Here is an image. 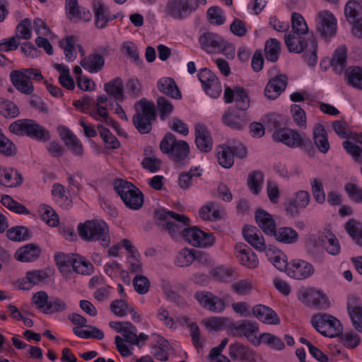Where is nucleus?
I'll list each match as a JSON object with an SVG mask.
<instances>
[{
  "instance_id": "nucleus-49",
  "label": "nucleus",
  "mask_w": 362,
  "mask_h": 362,
  "mask_svg": "<svg viewBox=\"0 0 362 362\" xmlns=\"http://www.w3.org/2000/svg\"><path fill=\"white\" fill-rule=\"evenodd\" d=\"M292 30L294 34L302 35L308 33V28L303 17L298 13H292Z\"/></svg>"
},
{
  "instance_id": "nucleus-8",
  "label": "nucleus",
  "mask_w": 362,
  "mask_h": 362,
  "mask_svg": "<svg viewBox=\"0 0 362 362\" xmlns=\"http://www.w3.org/2000/svg\"><path fill=\"white\" fill-rule=\"evenodd\" d=\"M183 238L194 247H206L215 242L212 233H206L197 227L187 228L182 230Z\"/></svg>"
},
{
  "instance_id": "nucleus-27",
  "label": "nucleus",
  "mask_w": 362,
  "mask_h": 362,
  "mask_svg": "<svg viewBox=\"0 0 362 362\" xmlns=\"http://www.w3.org/2000/svg\"><path fill=\"white\" fill-rule=\"evenodd\" d=\"M199 41L202 48L211 53L222 48L224 40L217 34L205 33L199 37Z\"/></svg>"
},
{
  "instance_id": "nucleus-46",
  "label": "nucleus",
  "mask_w": 362,
  "mask_h": 362,
  "mask_svg": "<svg viewBox=\"0 0 362 362\" xmlns=\"http://www.w3.org/2000/svg\"><path fill=\"white\" fill-rule=\"evenodd\" d=\"M198 258L195 250L184 248L177 255V263L180 267H187Z\"/></svg>"
},
{
  "instance_id": "nucleus-39",
  "label": "nucleus",
  "mask_w": 362,
  "mask_h": 362,
  "mask_svg": "<svg viewBox=\"0 0 362 362\" xmlns=\"http://www.w3.org/2000/svg\"><path fill=\"white\" fill-rule=\"evenodd\" d=\"M346 49L344 47H340L337 49L330 60V64L336 72L341 73L346 66Z\"/></svg>"
},
{
  "instance_id": "nucleus-61",
  "label": "nucleus",
  "mask_w": 362,
  "mask_h": 362,
  "mask_svg": "<svg viewBox=\"0 0 362 362\" xmlns=\"http://www.w3.org/2000/svg\"><path fill=\"white\" fill-rule=\"evenodd\" d=\"M66 308V305L64 300L59 298H54L49 301V304L46 306L45 310H43V313L45 314H52L54 313L62 312L65 310Z\"/></svg>"
},
{
  "instance_id": "nucleus-42",
  "label": "nucleus",
  "mask_w": 362,
  "mask_h": 362,
  "mask_svg": "<svg viewBox=\"0 0 362 362\" xmlns=\"http://www.w3.org/2000/svg\"><path fill=\"white\" fill-rule=\"evenodd\" d=\"M280 42L275 38H270L265 44L264 54L268 61L275 62L279 59L280 52Z\"/></svg>"
},
{
  "instance_id": "nucleus-17",
  "label": "nucleus",
  "mask_w": 362,
  "mask_h": 362,
  "mask_svg": "<svg viewBox=\"0 0 362 362\" xmlns=\"http://www.w3.org/2000/svg\"><path fill=\"white\" fill-rule=\"evenodd\" d=\"M303 302L308 306L318 309H326L329 307V302L325 294L320 291L310 288L302 292Z\"/></svg>"
},
{
  "instance_id": "nucleus-30",
  "label": "nucleus",
  "mask_w": 362,
  "mask_h": 362,
  "mask_svg": "<svg viewBox=\"0 0 362 362\" xmlns=\"http://www.w3.org/2000/svg\"><path fill=\"white\" fill-rule=\"evenodd\" d=\"M320 244L327 252L336 255L340 252V245L336 236L329 230H325L318 238Z\"/></svg>"
},
{
  "instance_id": "nucleus-23",
  "label": "nucleus",
  "mask_w": 362,
  "mask_h": 362,
  "mask_svg": "<svg viewBox=\"0 0 362 362\" xmlns=\"http://www.w3.org/2000/svg\"><path fill=\"white\" fill-rule=\"evenodd\" d=\"M195 144L198 149L208 153L212 148V139L206 127L202 124L195 126Z\"/></svg>"
},
{
  "instance_id": "nucleus-18",
  "label": "nucleus",
  "mask_w": 362,
  "mask_h": 362,
  "mask_svg": "<svg viewBox=\"0 0 362 362\" xmlns=\"http://www.w3.org/2000/svg\"><path fill=\"white\" fill-rule=\"evenodd\" d=\"M288 85V77L285 74H279L272 78L264 90L265 96L270 99L277 98L284 91Z\"/></svg>"
},
{
  "instance_id": "nucleus-33",
  "label": "nucleus",
  "mask_w": 362,
  "mask_h": 362,
  "mask_svg": "<svg viewBox=\"0 0 362 362\" xmlns=\"http://www.w3.org/2000/svg\"><path fill=\"white\" fill-rule=\"evenodd\" d=\"M272 236L274 237L276 241L284 244H293L298 240V233L290 227L276 228Z\"/></svg>"
},
{
  "instance_id": "nucleus-45",
  "label": "nucleus",
  "mask_w": 362,
  "mask_h": 362,
  "mask_svg": "<svg viewBox=\"0 0 362 362\" xmlns=\"http://www.w3.org/2000/svg\"><path fill=\"white\" fill-rule=\"evenodd\" d=\"M217 157L218 163L225 168H230L234 163L232 149L228 146H220Z\"/></svg>"
},
{
  "instance_id": "nucleus-55",
  "label": "nucleus",
  "mask_w": 362,
  "mask_h": 362,
  "mask_svg": "<svg viewBox=\"0 0 362 362\" xmlns=\"http://www.w3.org/2000/svg\"><path fill=\"white\" fill-rule=\"evenodd\" d=\"M16 37L29 40L31 37V23L28 18L23 20L16 29Z\"/></svg>"
},
{
  "instance_id": "nucleus-47",
  "label": "nucleus",
  "mask_w": 362,
  "mask_h": 362,
  "mask_svg": "<svg viewBox=\"0 0 362 362\" xmlns=\"http://www.w3.org/2000/svg\"><path fill=\"white\" fill-rule=\"evenodd\" d=\"M235 107L236 110H240V112H244L249 108L250 107V99L245 91V90L243 88L236 87L235 88Z\"/></svg>"
},
{
  "instance_id": "nucleus-5",
  "label": "nucleus",
  "mask_w": 362,
  "mask_h": 362,
  "mask_svg": "<svg viewBox=\"0 0 362 362\" xmlns=\"http://www.w3.org/2000/svg\"><path fill=\"white\" fill-rule=\"evenodd\" d=\"M9 131L18 136L27 135L40 141H47L50 138L49 132L32 119H18L9 126Z\"/></svg>"
},
{
  "instance_id": "nucleus-26",
  "label": "nucleus",
  "mask_w": 362,
  "mask_h": 362,
  "mask_svg": "<svg viewBox=\"0 0 362 362\" xmlns=\"http://www.w3.org/2000/svg\"><path fill=\"white\" fill-rule=\"evenodd\" d=\"M41 254L40 247L35 244L30 243L18 248L15 252L14 257L22 262H29L36 260Z\"/></svg>"
},
{
  "instance_id": "nucleus-32",
  "label": "nucleus",
  "mask_w": 362,
  "mask_h": 362,
  "mask_svg": "<svg viewBox=\"0 0 362 362\" xmlns=\"http://www.w3.org/2000/svg\"><path fill=\"white\" fill-rule=\"evenodd\" d=\"M285 43L290 52L300 53L305 51L310 44L309 38L307 40L301 35L288 34L285 35Z\"/></svg>"
},
{
  "instance_id": "nucleus-37",
  "label": "nucleus",
  "mask_w": 362,
  "mask_h": 362,
  "mask_svg": "<svg viewBox=\"0 0 362 362\" xmlns=\"http://www.w3.org/2000/svg\"><path fill=\"white\" fill-rule=\"evenodd\" d=\"M105 90L109 96L117 100H122L124 98V86L120 78H116L105 84Z\"/></svg>"
},
{
  "instance_id": "nucleus-35",
  "label": "nucleus",
  "mask_w": 362,
  "mask_h": 362,
  "mask_svg": "<svg viewBox=\"0 0 362 362\" xmlns=\"http://www.w3.org/2000/svg\"><path fill=\"white\" fill-rule=\"evenodd\" d=\"M105 60L102 55L98 53L90 54L87 58H83L80 64L91 73L100 71L104 66Z\"/></svg>"
},
{
  "instance_id": "nucleus-38",
  "label": "nucleus",
  "mask_w": 362,
  "mask_h": 362,
  "mask_svg": "<svg viewBox=\"0 0 362 362\" xmlns=\"http://www.w3.org/2000/svg\"><path fill=\"white\" fill-rule=\"evenodd\" d=\"M344 77L348 84L362 89V69L358 66L349 67L345 70Z\"/></svg>"
},
{
  "instance_id": "nucleus-36",
  "label": "nucleus",
  "mask_w": 362,
  "mask_h": 362,
  "mask_svg": "<svg viewBox=\"0 0 362 362\" xmlns=\"http://www.w3.org/2000/svg\"><path fill=\"white\" fill-rule=\"evenodd\" d=\"M314 142L318 150L325 153L329 148V144L327 136V132L323 126L317 124L313 129Z\"/></svg>"
},
{
  "instance_id": "nucleus-43",
  "label": "nucleus",
  "mask_w": 362,
  "mask_h": 362,
  "mask_svg": "<svg viewBox=\"0 0 362 362\" xmlns=\"http://www.w3.org/2000/svg\"><path fill=\"white\" fill-rule=\"evenodd\" d=\"M6 235L9 240L17 242L27 240L31 236L29 229L21 226L11 228L7 230Z\"/></svg>"
},
{
  "instance_id": "nucleus-51",
  "label": "nucleus",
  "mask_w": 362,
  "mask_h": 362,
  "mask_svg": "<svg viewBox=\"0 0 362 362\" xmlns=\"http://www.w3.org/2000/svg\"><path fill=\"white\" fill-rule=\"evenodd\" d=\"M75 42L76 37L74 35L67 37L65 41L59 42L61 47L64 48L66 58L69 61H73L76 58Z\"/></svg>"
},
{
  "instance_id": "nucleus-19",
  "label": "nucleus",
  "mask_w": 362,
  "mask_h": 362,
  "mask_svg": "<svg viewBox=\"0 0 362 362\" xmlns=\"http://www.w3.org/2000/svg\"><path fill=\"white\" fill-rule=\"evenodd\" d=\"M52 274V271L49 269L29 271L26 273L25 277L22 280L18 287L21 290H29L34 285L44 281L46 279L51 276Z\"/></svg>"
},
{
  "instance_id": "nucleus-3",
  "label": "nucleus",
  "mask_w": 362,
  "mask_h": 362,
  "mask_svg": "<svg viewBox=\"0 0 362 362\" xmlns=\"http://www.w3.org/2000/svg\"><path fill=\"white\" fill-rule=\"evenodd\" d=\"M160 151L176 163H182L189 153V146L183 140H177L174 134L167 133L160 143Z\"/></svg>"
},
{
  "instance_id": "nucleus-63",
  "label": "nucleus",
  "mask_w": 362,
  "mask_h": 362,
  "mask_svg": "<svg viewBox=\"0 0 362 362\" xmlns=\"http://www.w3.org/2000/svg\"><path fill=\"white\" fill-rule=\"evenodd\" d=\"M293 121L300 127L306 128V116L305 111L298 105L291 106Z\"/></svg>"
},
{
  "instance_id": "nucleus-52",
  "label": "nucleus",
  "mask_w": 362,
  "mask_h": 362,
  "mask_svg": "<svg viewBox=\"0 0 362 362\" xmlns=\"http://www.w3.org/2000/svg\"><path fill=\"white\" fill-rule=\"evenodd\" d=\"M300 342L306 345L308 348L310 354L319 362H327L329 361L328 356L324 354L320 349L315 346L310 341L307 339L300 337L299 339Z\"/></svg>"
},
{
  "instance_id": "nucleus-64",
  "label": "nucleus",
  "mask_w": 362,
  "mask_h": 362,
  "mask_svg": "<svg viewBox=\"0 0 362 362\" xmlns=\"http://www.w3.org/2000/svg\"><path fill=\"white\" fill-rule=\"evenodd\" d=\"M129 308L128 303L124 299L115 300L110 303L111 311L119 317L125 316Z\"/></svg>"
},
{
  "instance_id": "nucleus-59",
  "label": "nucleus",
  "mask_w": 362,
  "mask_h": 362,
  "mask_svg": "<svg viewBox=\"0 0 362 362\" xmlns=\"http://www.w3.org/2000/svg\"><path fill=\"white\" fill-rule=\"evenodd\" d=\"M157 107L160 113V117L164 120L168 117L173 110L172 103L163 97H158L157 100Z\"/></svg>"
},
{
  "instance_id": "nucleus-41",
  "label": "nucleus",
  "mask_w": 362,
  "mask_h": 362,
  "mask_svg": "<svg viewBox=\"0 0 362 362\" xmlns=\"http://www.w3.org/2000/svg\"><path fill=\"white\" fill-rule=\"evenodd\" d=\"M93 6L95 18V26L98 28L103 29L109 21V18L105 15L106 8L104 4L100 1H94Z\"/></svg>"
},
{
  "instance_id": "nucleus-13",
  "label": "nucleus",
  "mask_w": 362,
  "mask_h": 362,
  "mask_svg": "<svg viewBox=\"0 0 362 362\" xmlns=\"http://www.w3.org/2000/svg\"><path fill=\"white\" fill-rule=\"evenodd\" d=\"M315 272L313 266L303 259H293L289 262V267H288L286 272L287 274L297 280H303L311 276Z\"/></svg>"
},
{
  "instance_id": "nucleus-44",
  "label": "nucleus",
  "mask_w": 362,
  "mask_h": 362,
  "mask_svg": "<svg viewBox=\"0 0 362 362\" xmlns=\"http://www.w3.org/2000/svg\"><path fill=\"white\" fill-rule=\"evenodd\" d=\"M230 356L235 359L249 360L252 357L250 349L240 343H235L230 346Z\"/></svg>"
},
{
  "instance_id": "nucleus-62",
  "label": "nucleus",
  "mask_w": 362,
  "mask_h": 362,
  "mask_svg": "<svg viewBox=\"0 0 362 362\" xmlns=\"http://www.w3.org/2000/svg\"><path fill=\"white\" fill-rule=\"evenodd\" d=\"M268 344L272 349L281 350L284 348V344L281 339L272 334L264 333L260 335V342Z\"/></svg>"
},
{
  "instance_id": "nucleus-25",
  "label": "nucleus",
  "mask_w": 362,
  "mask_h": 362,
  "mask_svg": "<svg viewBox=\"0 0 362 362\" xmlns=\"http://www.w3.org/2000/svg\"><path fill=\"white\" fill-rule=\"evenodd\" d=\"M255 220L264 234L269 236L272 235L276 228V224L271 214L265 210L259 209L255 212Z\"/></svg>"
},
{
  "instance_id": "nucleus-16",
  "label": "nucleus",
  "mask_w": 362,
  "mask_h": 362,
  "mask_svg": "<svg viewBox=\"0 0 362 362\" xmlns=\"http://www.w3.org/2000/svg\"><path fill=\"white\" fill-rule=\"evenodd\" d=\"M197 7V4L194 7L192 6L189 4V0H169L165 9L167 13L171 17L182 19Z\"/></svg>"
},
{
  "instance_id": "nucleus-53",
  "label": "nucleus",
  "mask_w": 362,
  "mask_h": 362,
  "mask_svg": "<svg viewBox=\"0 0 362 362\" xmlns=\"http://www.w3.org/2000/svg\"><path fill=\"white\" fill-rule=\"evenodd\" d=\"M17 105L11 101H4L0 99V114L5 117L13 118L19 115Z\"/></svg>"
},
{
  "instance_id": "nucleus-11",
  "label": "nucleus",
  "mask_w": 362,
  "mask_h": 362,
  "mask_svg": "<svg viewBox=\"0 0 362 362\" xmlns=\"http://www.w3.org/2000/svg\"><path fill=\"white\" fill-rule=\"evenodd\" d=\"M230 334L233 337H245L250 342L255 345L260 344V337H257L258 327L252 322L245 320L240 325H233L230 327Z\"/></svg>"
},
{
  "instance_id": "nucleus-24",
  "label": "nucleus",
  "mask_w": 362,
  "mask_h": 362,
  "mask_svg": "<svg viewBox=\"0 0 362 362\" xmlns=\"http://www.w3.org/2000/svg\"><path fill=\"white\" fill-rule=\"evenodd\" d=\"M245 240L259 251L266 249L265 242L260 231L253 226H245L243 230Z\"/></svg>"
},
{
  "instance_id": "nucleus-56",
  "label": "nucleus",
  "mask_w": 362,
  "mask_h": 362,
  "mask_svg": "<svg viewBox=\"0 0 362 362\" xmlns=\"http://www.w3.org/2000/svg\"><path fill=\"white\" fill-rule=\"evenodd\" d=\"M310 44L306 50L304 57L309 66H315L317 63V43L313 37H309Z\"/></svg>"
},
{
  "instance_id": "nucleus-50",
  "label": "nucleus",
  "mask_w": 362,
  "mask_h": 362,
  "mask_svg": "<svg viewBox=\"0 0 362 362\" xmlns=\"http://www.w3.org/2000/svg\"><path fill=\"white\" fill-rule=\"evenodd\" d=\"M361 6L356 1H349L344 8V14L349 22L351 23H356L359 14Z\"/></svg>"
},
{
  "instance_id": "nucleus-12",
  "label": "nucleus",
  "mask_w": 362,
  "mask_h": 362,
  "mask_svg": "<svg viewBox=\"0 0 362 362\" xmlns=\"http://www.w3.org/2000/svg\"><path fill=\"white\" fill-rule=\"evenodd\" d=\"M194 298L204 308L211 312L220 313L226 308L223 299L208 291H198Z\"/></svg>"
},
{
  "instance_id": "nucleus-7",
  "label": "nucleus",
  "mask_w": 362,
  "mask_h": 362,
  "mask_svg": "<svg viewBox=\"0 0 362 362\" xmlns=\"http://www.w3.org/2000/svg\"><path fill=\"white\" fill-rule=\"evenodd\" d=\"M311 322L315 329L325 337H334L342 332L339 320L325 313L314 315Z\"/></svg>"
},
{
  "instance_id": "nucleus-54",
  "label": "nucleus",
  "mask_w": 362,
  "mask_h": 362,
  "mask_svg": "<svg viewBox=\"0 0 362 362\" xmlns=\"http://www.w3.org/2000/svg\"><path fill=\"white\" fill-rule=\"evenodd\" d=\"M72 268L74 272L83 275H90L93 272V264L86 260H78L76 257L72 260Z\"/></svg>"
},
{
  "instance_id": "nucleus-21",
  "label": "nucleus",
  "mask_w": 362,
  "mask_h": 362,
  "mask_svg": "<svg viewBox=\"0 0 362 362\" xmlns=\"http://www.w3.org/2000/svg\"><path fill=\"white\" fill-rule=\"evenodd\" d=\"M11 81L13 86L21 93L30 95L34 91V86L31 81V76L19 71L11 73Z\"/></svg>"
},
{
  "instance_id": "nucleus-20",
  "label": "nucleus",
  "mask_w": 362,
  "mask_h": 362,
  "mask_svg": "<svg viewBox=\"0 0 362 362\" xmlns=\"http://www.w3.org/2000/svg\"><path fill=\"white\" fill-rule=\"evenodd\" d=\"M58 131L61 139L71 152L76 156H81L83 153V147L76 136L64 126L59 127Z\"/></svg>"
},
{
  "instance_id": "nucleus-31",
  "label": "nucleus",
  "mask_w": 362,
  "mask_h": 362,
  "mask_svg": "<svg viewBox=\"0 0 362 362\" xmlns=\"http://www.w3.org/2000/svg\"><path fill=\"white\" fill-rule=\"evenodd\" d=\"M349 316L354 327L359 332H362V306L356 298H350L347 303Z\"/></svg>"
},
{
  "instance_id": "nucleus-15",
  "label": "nucleus",
  "mask_w": 362,
  "mask_h": 362,
  "mask_svg": "<svg viewBox=\"0 0 362 362\" xmlns=\"http://www.w3.org/2000/svg\"><path fill=\"white\" fill-rule=\"evenodd\" d=\"M337 29V19L331 12L328 11L319 12L317 30L322 37L327 38L334 36Z\"/></svg>"
},
{
  "instance_id": "nucleus-34",
  "label": "nucleus",
  "mask_w": 362,
  "mask_h": 362,
  "mask_svg": "<svg viewBox=\"0 0 362 362\" xmlns=\"http://www.w3.org/2000/svg\"><path fill=\"white\" fill-rule=\"evenodd\" d=\"M158 88L161 93L173 98H181V93L175 82L171 78L160 79L158 82Z\"/></svg>"
},
{
  "instance_id": "nucleus-22",
  "label": "nucleus",
  "mask_w": 362,
  "mask_h": 362,
  "mask_svg": "<svg viewBox=\"0 0 362 362\" xmlns=\"http://www.w3.org/2000/svg\"><path fill=\"white\" fill-rule=\"evenodd\" d=\"M236 257L240 264L248 268H255L258 265V259L252 250L243 243L235 246Z\"/></svg>"
},
{
  "instance_id": "nucleus-29",
  "label": "nucleus",
  "mask_w": 362,
  "mask_h": 362,
  "mask_svg": "<svg viewBox=\"0 0 362 362\" xmlns=\"http://www.w3.org/2000/svg\"><path fill=\"white\" fill-rule=\"evenodd\" d=\"M252 313L260 321L269 324L278 325L280 320L276 313L270 308L264 305H257L253 307Z\"/></svg>"
},
{
  "instance_id": "nucleus-40",
  "label": "nucleus",
  "mask_w": 362,
  "mask_h": 362,
  "mask_svg": "<svg viewBox=\"0 0 362 362\" xmlns=\"http://www.w3.org/2000/svg\"><path fill=\"white\" fill-rule=\"evenodd\" d=\"M3 182L2 185L6 187H14L21 184L23 178L21 174L18 170H10L6 168H2Z\"/></svg>"
},
{
  "instance_id": "nucleus-48",
  "label": "nucleus",
  "mask_w": 362,
  "mask_h": 362,
  "mask_svg": "<svg viewBox=\"0 0 362 362\" xmlns=\"http://www.w3.org/2000/svg\"><path fill=\"white\" fill-rule=\"evenodd\" d=\"M264 175L261 171H253L248 175L247 185L255 194H258L263 183Z\"/></svg>"
},
{
  "instance_id": "nucleus-4",
  "label": "nucleus",
  "mask_w": 362,
  "mask_h": 362,
  "mask_svg": "<svg viewBox=\"0 0 362 362\" xmlns=\"http://www.w3.org/2000/svg\"><path fill=\"white\" fill-rule=\"evenodd\" d=\"M114 189L129 209L138 210L142 207L144 200V194L132 182L118 179L114 183Z\"/></svg>"
},
{
  "instance_id": "nucleus-60",
  "label": "nucleus",
  "mask_w": 362,
  "mask_h": 362,
  "mask_svg": "<svg viewBox=\"0 0 362 362\" xmlns=\"http://www.w3.org/2000/svg\"><path fill=\"white\" fill-rule=\"evenodd\" d=\"M133 285L135 291L139 294L146 293L150 288V281L143 275H136L133 279Z\"/></svg>"
},
{
  "instance_id": "nucleus-6",
  "label": "nucleus",
  "mask_w": 362,
  "mask_h": 362,
  "mask_svg": "<svg viewBox=\"0 0 362 362\" xmlns=\"http://www.w3.org/2000/svg\"><path fill=\"white\" fill-rule=\"evenodd\" d=\"M141 110L133 117V123L141 134H147L151 131L152 121L156 118V107L153 102L145 98L139 101Z\"/></svg>"
},
{
  "instance_id": "nucleus-10",
  "label": "nucleus",
  "mask_w": 362,
  "mask_h": 362,
  "mask_svg": "<svg viewBox=\"0 0 362 362\" xmlns=\"http://www.w3.org/2000/svg\"><path fill=\"white\" fill-rule=\"evenodd\" d=\"M199 79L206 93L212 98L218 97L222 88L218 78L208 69H203L199 74Z\"/></svg>"
},
{
  "instance_id": "nucleus-9",
  "label": "nucleus",
  "mask_w": 362,
  "mask_h": 362,
  "mask_svg": "<svg viewBox=\"0 0 362 362\" xmlns=\"http://www.w3.org/2000/svg\"><path fill=\"white\" fill-rule=\"evenodd\" d=\"M221 121L229 129L235 131H243L250 121L247 114L240 112L234 108H228L223 115Z\"/></svg>"
},
{
  "instance_id": "nucleus-2",
  "label": "nucleus",
  "mask_w": 362,
  "mask_h": 362,
  "mask_svg": "<svg viewBox=\"0 0 362 362\" xmlns=\"http://www.w3.org/2000/svg\"><path fill=\"white\" fill-rule=\"evenodd\" d=\"M78 230L79 235L85 240H100L104 247L110 245L109 228L103 221H86L78 225Z\"/></svg>"
},
{
  "instance_id": "nucleus-58",
  "label": "nucleus",
  "mask_w": 362,
  "mask_h": 362,
  "mask_svg": "<svg viewBox=\"0 0 362 362\" xmlns=\"http://www.w3.org/2000/svg\"><path fill=\"white\" fill-rule=\"evenodd\" d=\"M344 189L353 202L362 203V188L354 183L347 182L344 185Z\"/></svg>"
},
{
  "instance_id": "nucleus-14",
  "label": "nucleus",
  "mask_w": 362,
  "mask_h": 362,
  "mask_svg": "<svg viewBox=\"0 0 362 362\" xmlns=\"http://www.w3.org/2000/svg\"><path fill=\"white\" fill-rule=\"evenodd\" d=\"M273 139L277 142H282L289 147H301L305 140L298 132L291 129H279L273 134Z\"/></svg>"
},
{
  "instance_id": "nucleus-28",
  "label": "nucleus",
  "mask_w": 362,
  "mask_h": 362,
  "mask_svg": "<svg viewBox=\"0 0 362 362\" xmlns=\"http://www.w3.org/2000/svg\"><path fill=\"white\" fill-rule=\"evenodd\" d=\"M309 202V193L307 191H299L296 194L295 199L288 202L286 210L291 216H297L299 214V210L305 208Z\"/></svg>"
},
{
  "instance_id": "nucleus-1",
  "label": "nucleus",
  "mask_w": 362,
  "mask_h": 362,
  "mask_svg": "<svg viewBox=\"0 0 362 362\" xmlns=\"http://www.w3.org/2000/svg\"><path fill=\"white\" fill-rule=\"evenodd\" d=\"M154 217L156 223L160 230L168 231L172 235L180 232L182 227L189 224V219L186 216L163 209H156L154 211Z\"/></svg>"
},
{
  "instance_id": "nucleus-57",
  "label": "nucleus",
  "mask_w": 362,
  "mask_h": 362,
  "mask_svg": "<svg viewBox=\"0 0 362 362\" xmlns=\"http://www.w3.org/2000/svg\"><path fill=\"white\" fill-rule=\"evenodd\" d=\"M43 213L41 218L49 226H56L59 223L58 216L56 212L49 206L42 205L41 206Z\"/></svg>"
}]
</instances>
